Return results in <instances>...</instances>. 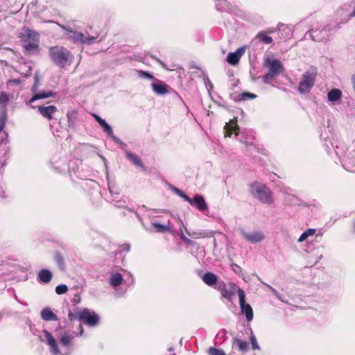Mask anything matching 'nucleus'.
<instances>
[{"label":"nucleus","instance_id":"44","mask_svg":"<svg viewBox=\"0 0 355 355\" xmlns=\"http://www.w3.org/2000/svg\"><path fill=\"white\" fill-rule=\"evenodd\" d=\"M241 100H247V99H254L256 98V95L254 94H252V93H249V92H243L242 93L241 95Z\"/></svg>","mask_w":355,"mask_h":355},{"label":"nucleus","instance_id":"53","mask_svg":"<svg viewBox=\"0 0 355 355\" xmlns=\"http://www.w3.org/2000/svg\"><path fill=\"white\" fill-rule=\"evenodd\" d=\"M112 139L113 141H114L116 143H119V144H122L121 141L118 138L116 137V136L114 135V133L112 134V135H110V136Z\"/></svg>","mask_w":355,"mask_h":355},{"label":"nucleus","instance_id":"30","mask_svg":"<svg viewBox=\"0 0 355 355\" xmlns=\"http://www.w3.org/2000/svg\"><path fill=\"white\" fill-rule=\"evenodd\" d=\"M233 345L236 346L239 350L243 353L246 352L249 348L248 342L242 340L238 338H234L233 339Z\"/></svg>","mask_w":355,"mask_h":355},{"label":"nucleus","instance_id":"41","mask_svg":"<svg viewBox=\"0 0 355 355\" xmlns=\"http://www.w3.org/2000/svg\"><path fill=\"white\" fill-rule=\"evenodd\" d=\"M187 234L189 236H192L194 239H197L198 237H205L207 236L204 232H202L201 231L198 232H190L189 230H187Z\"/></svg>","mask_w":355,"mask_h":355},{"label":"nucleus","instance_id":"42","mask_svg":"<svg viewBox=\"0 0 355 355\" xmlns=\"http://www.w3.org/2000/svg\"><path fill=\"white\" fill-rule=\"evenodd\" d=\"M214 287V288L217 289L218 291H219L221 293L223 290H225L226 288L227 285L223 281H222V280L218 281V279L217 283L215 284Z\"/></svg>","mask_w":355,"mask_h":355},{"label":"nucleus","instance_id":"4","mask_svg":"<svg viewBox=\"0 0 355 355\" xmlns=\"http://www.w3.org/2000/svg\"><path fill=\"white\" fill-rule=\"evenodd\" d=\"M263 66L268 69V73L262 76V80L266 84L270 83L275 77L283 72L284 69L282 62L279 60L272 58H266Z\"/></svg>","mask_w":355,"mask_h":355},{"label":"nucleus","instance_id":"1","mask_svg":"<svg viewBox=\"0 0 355 355\" xmlns=\"http://www.w3.org/2000/svg\"><path fill=\"white\" fill-rule=\"evenodd\" d=\"M28 326L30 327L31 331L35 336L39 337V339L41 342L46 344L50 348V352L53 355H69L70 352L68 351L70 346L71 345L72 340L74 338V336L71 334H69L68 333H64L60 338V345L62 348L65 349L64 352H62V350L59 348V344L55 338L52 336V334L48 331L47 330H44L41 334H38V331H36L33 328V324L31 321L28 322Z\"/></svg>","mask_w":355,"mask_h":355},{"label":"nucleus","instance_id":"56","mask_svg":"<svg viewBox=\"0 0 355 355\" xmlns=\"http://www.w3.org/2000/svg\"><path fill=\"white\" fill-rule=\"evenodd\" d=\"M180 236L182 241H184L187 238V236L184 235L182 228L180 229Z\"/></svg>","mask_w":355,"mask_h":355},{"label":"nucleus","instance_id":"18","mask_svg":"<svg viewBox=\"0 0 355 355\" xmlns=\"http://www.w3.org/2000/svg\"><path fill=\"white\" fill-rule=\"evenodd\" d=\"M193 200V205L192 206H195L199 211H204L205 210H207L208 206L204 199V198L200 195H195Z\"/></svg>","mask_w":355,"mask_h":355},{"label":"nucleus","instance_id":"43","mask_svg":"<svg viewBox=\"0 0 355 355\" xmlns=\"http://www.w3.org/2000/svg\"><path fill=\"white\" fill-rule=\"evenodd\" d=\"M5 126V122L1 119H0V134L1 135V139L2 140L4 139V138H7L8 135V133L3 130Z\"/></svg>","mask_w":355,"mask_h":355},{"label":"nucleus","instance_id":"31","mask_svg":"<svg viewBox=\"0 0 355 355\" xmlns=\"http://www.w3.org/2000/svg\"><path fill=\"white\" fill-rule=\"evenodd\" d=\"M53 96V93L51 91L42 92L35 94L30 100V103H33L36 100L44 99Z\"/></svg>","mask_w":355,"mask_h":355},{"label":"nucleus","instance_id":"61","mask_svg":"<svg viewBox=\"0 0 355 355\" xmlns=\"http://www.w3.org/2000/svg\"><path fill=\"white\" fill-rule=\"evenodd\" d=\"M353 231H354V232H355V221H354V223Z\"/></svg>","mask_w":355,"mask_h":355},{"label":"nucleus","instance_id":"29","mask_svg":"<svg viewBox=\"0 0 355 355\" xmlns=\"http://www.w3.org/2000/svg\"><path fill=\"white\" fill-rule=\"evenodd\" d=\"M235 293L236 285L232 284L229 288L226 287V288L223 290L220 293L223 297L226 298L228 300H231L232 297L235 295Z\"/></svg>","mask_w":355,"mask_h":355},{"label":"nucleus","instance_id":"19","mask_svg":"<svg viewBox=\"0 0 355 355\" xmlns=\"http://www.w3.org/2000/svg\"><path fill=\"white\" fill-rule=\"evenodd\" d=\"M252 42H259L264 44H270L272 43L273 40L272 37H270L266 33V32L261 31L257 33V35L255 36Z\"/></svg>","mask_w":355,"mask_h":355},{"label":"nucleus","instance_id":"60","mask_svg":"<svg viewBox=\"0 0 355 355\" xmlns=\"http://www.w3.org/2000/svg\"><path fill=\"white\" fill-rule=\"evenodd\" d=\"M173 350H174V349L173 347H171V348L168 349L169 352H173Z\"/></svg>","mask_w":355,"mask_h":355},{"label":"nucleus","instance_id":"40","mask_svg":"<svg viewBox=\"0 0 355 355\" xmlns=\"http://www.w3.org/2000/svg\"><path fill=\"white\" fill-rule=\"evenodd\" d=\"M68 291V287L65 284H60L55 287V293L58 295L64 294Z\"/></svg>","mask_w":355,"mask_h":355},{"label":"nucleus","instance_id":"21","mask_svg":"<svg viewBox=\"0 0 355 355\" xmlns=\"http://www.w3.org/2000/svg\"><path fill=\"white\" fill-rule=\"evenodd\" d=\"M112 202L114 206L119 208H125L131 212H135L134 209L128 206L129 200L127 197L123 196L121 199L112 198Z\"/></svg>","mask_w":355,"mask_h":355},{"label":"nucleus","instance_id":"32","mask_svg":"<svg viewBox=\"0 0 355 355\" xmlns=\"http://www.w3.org/2000/svg\"><path fill=\"white\" fill-rule=\"evenodd\" d=\"M152 225L156 230V231L159 233H164L166 232H171L172 231L171 230L172 227L170 226L169 225H162L157 222H153L152 223Z\"/></svg>","mask_w":355,"mask_h":355},{"label":"nucleus","instance_id":"62","mask_svg":"<svg viewBox=\"0 0 355 355\" xmlns=\"http://www.w3.org/2000/svg\"><path fill=\"white\" fill-rule=\"evenodd\" d=\"M129 249H130L129 245H127V250L128 251V250H129Z\"/></svg>","mask_w":355,"mask_h":355},{"label":"nucleus","instance_id":"51","mask_svg":"<svg viewBox=\"0 0 355 355\" xmlns=\"http://www.w3.org/2000/svg\"><path fill=\"white\" fill-rule=\"evenodd\" d=\"M225 335H226V331L225 329H222L220 330L218 334H217V338L221 339L223 338H225Z\"/></svg>","mask_w":355,"mask_h":355},{"label":"nucleus","instance_id":"11","mask_svg":"<svg viewBox=\"0 0 355 355\" xmlns=\"http://www.w3.org/2000/svg\"><path fill=\"white\" fill-rule=\"evenodd\" d=\"M39 113L49 121L54 118L55 114L58 112V108L55 105H40L37 107Z\"/></svg>","mask_w":355,"mask_h":355},{"label":"nucleus","instance_id":"10","mask_svg":"<svg viewBox=\"0 0 355 355\" xmlns=\"http://www.w3.org/2000/svg\"><path fill=\"white\" fill-rule=\"evenodd\" d=\"M347 146L342 141H337L335 145V153L338 157L340 164L345 167V163L348 158L347 155Z\"/></svg>","mask_w":355,"mask_h":355},{"label":"nucleus","instance_id":"64","mask_svg":"<svg viewBox=\"0 0 355 355\" xmlns=\"http://www.w3.org/2000/svg\"><path fill=\"white\" fill-rule=\"evenodd\" d=\"M171 355H176V354L173 353V354H172Z\"/></svg>","mask_w":355,"mask_h":355},{"label":"nucleus","instance_id":"16","mask_svg":"<svg viewBox=\"0 0 355 355\" xmlns=\"http://www.w3.org/2000/svg\"><path fill=\"white\" fill-rule=\"evenodd\" d=\"M343 96L342 91L339 89L334 88L327 93V99L333 105L339 102Z\"/></svg>","mask_w":355,"mask_h":355},{"label":"nucleus","instance_id":"8","mask_svg":"<svg viewBox=\"0 0 355 355\" xmlns=\"http://www.w3.org/2000/svg\"><path fill=\"white\" fill-rule=\"evenodd\" d=\"M61 28L65 31V35L72 42H80L85 44H92L94 43L97 37L85 36L83 33L72 30L70 28H67L64 26H61Z\"/></svg>","mask_w":355,"mask_h":355},{"label":"nucleus","instance_id":"23","mask_svg":"<svg viewBox=\"0 0 355 355\" xmlns=\"http://www.w3.org/2000/svg\"><path fill=\"white\" fill-rule=\"evenodd\" d=\"M346 15L344 21H341L339 24L347 21L350 18L355 16V1H352L345 6Z\"/></svg>","mask_w":355,"mask_h":355},{"label":"nucleus","instance_id":"20","mask_svg":"<svg viewBox=\"0 0 355 355\" xmlns=\"http://www.w3.org/2000/svg\"><path fill=\"white\" fill-rule=\"evenodd\" d=\"M22 41L23 47L28 53H31L38 49V40H30L24 39Z\"/></svg>","mask_w":355,"mask_h":355},{"label":"nucleus","instance_id":"47","mask_svg":"<svg viewBox=\"0 0 355 355\" xmlns=\"http://www.w3.org/2000/svg\"><path fill=\"white\" fill-rule=\"evenodd\" d=\"M304 232L306 234V236L309 237V236H313L315 233L316 230L313 229V228H309V229H307Z\"/></svg>","mask_w":355,"mask_h":355},{"label":"nucleus","instance_id":"17","mask_svg":"<svg viewBox=\"0 0 355 355\" xmlns=\"http://www.w3.org/2000/svg\"><path fill=\"white\" fill-rule=\"evenodd\" d=\"M123 275L119 272H113L111 273L109 282L111 286L116 290L117 288L122 284L123 282Z\"/></svg>","mask_w":355,"mask_h":355},{"label":"nucleus","instance_id":"27","mask_svg":"<svg viewBox=\"0 0 355 355\" xmlns=\"http://www.w3.org/2000/svg\"><path fill=\"white\" fill-rule=\"evenodd\" d=\"M203 282L209 286H214L215 284L217 283L218 277L212 272H206L202 276Z\"/></svg>","mask_w":355,"mask_h":355},{"label":"nucleus","instance_id":"15","mask_svg":"<svg viewBox=\"0 0 355 355\" xmlns=\"http://www.w3.org/2000/svg\"><path fill=\"white\" fill-rule=\"evenodd\" d=\"M53 278L52 272L48 269H42L37 273V279L42 284L49 283Z\"/></svg>","mask_w":355,"mask_h":355},{"label":"nucleus","instance_id":"22","mask_svg":"<svg viewBox=\"0 0 355 355\" xmlns=\"http://www.w3.org/2000/svg\"><path fill=\"white\" fill-rule=\"evenodd\" d=\"M126 158L130 160L134 165L142 168L144 171L146 170L145 166L143 164L140 157L135 153L127 152L125 153Z\"/></svg>","mask_w":355,"mask_h":355},{"label":"nucleus","instance_id":"28","mask_svg":"<svg viewBox=\"0 0 355 355\" xmlns=\"http://www.w3.org/2000/svg\"><path fill=\"white\" fill-rule=\"evenodd\" d=\"M225 129L226 137H231L233 131L235 132L236 136L239 135V132H236V130L238 129V125L236 124V121H234V120H231L229 123H226Z\"/></svg>","mask_w":355,"mask_h":355},{"label":"nucleus","instance_id":"50","mask_svg":"<svg viewBox=\"0 0 355 355\" xmlns=\"http://www.w3.org/2000/svg\"><path fill=\"white\" fill-rule=\"evenodd\" d=\"M307 238H308V236H306V234L305 233V232H304L299 237L298 242L302 243V242L304 241Z\"/></svg>","mask_w":355,"mask_h":355},{"label":"nucleus","instance_id":"57","mask_svg":"<svg viewBox=\"0 0 355 355\" xmlns=\"http://www.w3.org/2000/svg\"><path fill=\"white\" fill-rule=\"evenodd\" d=\"M171 189H172V191H173L174 193H175L177 195H178L179 193H180V191H181L180 189H178V188H176L175 187H171Z\"/></svg>","mask_w":355,"mask_h":355},{"label":"nucleus","instance_id":"55","mask_svg":"<svg viewBox=\"0 0 355 355\" xmlns=\"http://www.w3.org/2000/svg\"><path fill=\"white\" fill-rule=\"evenodd\" d=\"M183 241L188 245H193V241L188 239L187 237Z\"/></svg>","mask_w":355,"mask_h":355},{"label":"nucleus","instance_id":"39","mask_svg":"<svg viewBox=\"0 0 355 355\" xmlns=\"http://www.w3.org/2000/svg\"><path fill=\"white\" fill-rule=\"evenodd\" d=\"M209 355H226L223 349H217L215 347H209L208 349Z\"/></svg>","mask_w":355,"mask_h":355},{"label":"nucleus","instance_id":"14","mask_svg":"<svg viewBox=\"0 0 355 355\" xmlns=\"http://www.w3.org/2000/svg\"><path fill=\"white\" fill-rule=\"evenodd\" d=\"M241 232L242 236L246 240H248V241L253 243H259V242L261 241L262 240H263V239H264L263 234L260 231L254 232L252 233H248V232H245L244 230H241Z\"/></svg>","mask_w":355,"mask_h":355},{"label":"nucleus","instance_id":"38","mask_svg":"<svg viewBox=\"0 0 355 355\" xmlns=\"http://www.w3.org/2000/svg\"><path fill=\"white\" fill-rule=\"evenodd\" d=\"M109 191L113 198H117V196L119 194V189L114 185L108 184Z\"/></svg>","mask_w":355,"mask_h":355},{"label":"nucleus","instance_id":"34","mask_svg":"<svg viewBox=\"0 0 355 355\" xmlns=\"http://www.w3.org/2000/svg\"><path fill=\"white\" fill-rule=\"evenodd\" d=\"M6 86L8 89L12 87H17L21 90L23 86V81L20 78L10 79L7 81Z\"/></svg>","mask_w":355,"mask_h":355},{"label":"nucleus","instance_id":"63","mask_svg":"<svg viewBox=\"0 0 355 355\" xmlns=\"http://www.w3.org/2000/svg\"><path fill=\"white\" fill-rule=\"evenodd\" d=\"M177 96H178V98H180V100L182 101V98H181L180 96H179V94H177Z\"/></svg>","mask_w":355,"mask_h":355},{"label":"nucleus","instance_id":"45","mask_svg":"<svg viewBox=\"0 0 355 355\" xmlns=\"http://www.w3.org/2000/svg\"><path fill=\"white\" fill-rule=\"evenodd\" d=\"M250 341H251V344H252V347L253 349H259V346L257 343L256 337L253 334L252 332H251Z\"/></svg>","mask_w":355,"mask_h":355},{"label":"nucleus","instance_id":"13","mask_svg":"<svg viewBox=\"0 0 355 355\" xmlns=\"http://www.w3.org/2000/svg\"><path fill=\"white\" fill-rule=\"evenodd\" d=\"M153 91L159 95H164L169 92V86L164 82L155 79V82L151 84Z\"/></svg>","mask_w":355,"mask_h":355},{"label":"nucleus","instance_id":"12","mask_svg":"<svg viewBox=\"0 0 355 355\" xmlns=\"http://www.w3.org/2000/svg\"><path fill=\"white\" fill-rule=\"evenodd\" d=\"M246 47L243 46L237 49L234 52L230 53L227 57V62L232 64L236 65L239 62L241 56L245 53Z\"/></svg>","mask_w":355,"mask_h":355},{"label":"nucleus","instance_id":"46","mask_svg":"<svg viewBox=\"0 0 355 355\" xmlns=\"http://www.w3.org/2000/svg\"><path fill=\"white\" fill-rule=\"evenodd\" d=\"M180 197L183 198L185 201L188 202L190 205H193V200L187 195H186L182 190L180 193L178 194Z\"/></svg>","mask_w":355,"mask_h":355},{"label":"nucleus","instance_id":"6","mask_svg":"<svg viewBox=\"0 0 355 355\" xmlns=\"http://www.w3.org/2000/svg\"><path fill=\"white\" fill-rule=\"evenodd\" d=\"M68 317L70 320L78 319L81 323L86 324L91 327L96 326L99 320L98 315L88 309H84L75 313L70 311L68 314Z\"/></svg>","mask_w":355,"mask_h":355},{"label":"nucleus","instance_id":"52","mask_svg":"<svg viewBox=\"0 0 355 355\" xmlns=\"http://www.w3.org/2000/svg\"><path fill=\"white\" fill-rule=\"evenodd\" d=\"M205 85H206V87L208 88V90H209V89H212V87H213L211 83L210 82V80L208 78L205 80Z\"/></svg>","mask_w":355,"mask_h":355},{"label":"nucleus","instance_id":"9","mask_svg":"<svg viewBox=\"0 0 355 355\" xmlns=\"http://www.w3.org/2000/svg\"><path fill=\"white\" fill-rule=\"evenodd\" d=\"M237 293L241 313H245L248 321H252L253 319V311L251 306L245 302V294L244 291L239 288L237 291Z\"/></svg>","mask_w":355,"mask_h":355},{"label":"nucleus","instance_id":"26","mask_svg":"<svg viewBox=\"0 0 355 355\" xmlns=\"http://www.w3.org/2000/svg\"><path fill=\"white\" fill-rule=\"evenodd\" d=\"M93 116L96 120V121L101 125V126L103 128V131L106 132L109 136L112 135L113 130L112 127L101 117H100L97 114H93Z\"/></svg>","mask_w":355,"mask_h":355},{"label":"nucleus","instance_id":"36","mask_svg":"<svg viewBox=\"0 0 355 355\" xmlns=\"http://www.w3.org/2000/svg\"><path fill=\"white\" fill-rule=\"evenodd\" d=\"M12 94H8L5 92H0V105H3L5 107H6L7 103L12 99Z\"/></svg>","mask_w":355,"mask_h":355},{"label":"nucleus","instance_id":"5","mask_svg":"<svg viewBox=\"0 0 355 355\" xmlns=\"http://www.w3.org/2000/svg\"><path fill=\"white\" fill-rule=\"evenodd\" d=\"M250 193L253 197L260 202L271 205L273 202L272 192L265 184L260 182H254L250 186Z\"/></svg>","mask_w":355,"mask_h":355},{"label":"nucleus","instance_id":"54","mask_svg":"<svg viewBox=\"0 0 355 355\" xmlns=\"http://www.w3.org/2000/svg\"><path fill=\"white\" fill-rule=\"evenodd\" d=\"M6 197V192L2 187L0 186V198H5Z\"/></svg>","mask_w":355,"mask_h":355},{"label":"nucleus","instance_id":"2","mask_svg":"<svg viewBox=\"0 0 355 355\" xmlns=\"http://www.w3.org/2000/svg\"><path fill=\"white\" fill-rule=\"evenodd\" d=\"M49 53L53 62L60 68L71 65L74 59L68 49L60 46L51 47Z\"/></svg>","mask_w":355,"mask_h":355},{"label":"nucleus","instance_id":"7","mask_svg":"<svg viewBox=\"0 0 355 355\" xmlns=\"http://www.w3.org/2000/svg\"><path fill=\"white\" fill-rule=\"evenodd\" d=\"M318 70L314 67L309 68L302 75L301 81L299 83L298 91L301 94L309 93L314 85Z\"/></svg>","mask_w":355,"mask_h":355},{"label":"nucleus","instance_id":"35","mask_svg":"<svg viewBox=\"0 0 355 355\" xmlns=\"http://www.w3.org/2000/svg\"><path fill=\"white\" fill-rule=\"evenodd\" d=\"M21 38H22V40L24 39L30 40H38V34L34 31H31L30 29H26L24 31V33L23 34Z\"/></svg>","mask_w":355,"mask_h":355},{"label":"nucleus","instance_id":"24","mask_svg":"<svg viewBox=\"0 0 355 355\" xmlns=\"http://www.w3.org/2000/svg\"><path fill=\"white\" fill-rule=\"evenodd\" d=\"M41 318L45 321H56L58 320L57 315L51 310V309L46 307L42 310Z\"/></svg>","mask_w":355,"mask_h":355},{"label":"nucleus","instance_id":"37","mask_svg":"<svg viewBox=\"0 0 355 355\" xmlns=\"http://www.w3.org/2000/svg\"><path fill=\"white\" fill-rule=\"evenodd\" d=\"M137 75L140 78H142V79H147V80H155V77L153 76V75H152L151 73L147 72V71H137Z\"/></svg>","mask_w":355,"mask_h":355},{"label":"nucleus","instance_id":"59","mask_svg":"<svg viewBox=\"0 0 355 355\" xmlns=\"http://www.w3.org/2000/svg\"><path fill=\"white\" fill-rule=\"evenodd\" d=\"M288 200L293 203H294V200L298 201V200L297 198H295V197H294V196H291V199H288Z\"/></svg>","mask_w":355,"mask_h":355},{"label":"nucleus","instance_id":"48","mask_svg":"<svg viewBox=\"0 0 355 355\" xmlns=\"http://www.w3.org/2000/svg\"><path fill=\"white\" fill-rule=\"evenodd\" d=\"M264 285H266L275 294V295L279 297V293L276 289H275L268 284L264 283Z\"/></svg>","mask_w":355,"mask_h":355},{"label":"nucleus","instance_id":"3","mask_svg":"<svg viewBox=\"0 0 355 355\" xmlns=\"http://www.w3.org/2000/svg\"><path fill=\"white\" fill-rule=\"evenodd\" d=\"M338 29V26L329 24L309 31L306 35L310 37L315 42L327 43Z\"/></svg>","mask_w":355,"mask_h":355},{"label":"nucleus","instance_id":"25","mask_svg":"<svg viewBox=\"0 0 355 355\" xmlns=\"http://www.w3.org/2000/svg\"><path fill=\"white\" fill-rule=\"evenodd\" d=\"M68 128L69 130H74L76 126L77 121V112L75 110L69 111L67 114Z\"/></svg>","mask_w":355,"mask_h":355},{"label":"nucleus","instance_id":"58","mask_svg":"<svg viewBox=\"0 0 355 355\" xmlns=\"http://www.w3.org/2000/svg\"><path fill=\"white\" fill-rule=\"evenodd\" d=\"M79 330H80V332H79V335L78 336H83V332L84 331H83V328L81 324H80V326H79Z\"/></svg>","mask_w":355,"mask_h":355},{"label":"nucleus","instance_id":"33","mask_svg":"<svg viewBox=\"0 0 355 355\" xmlns=\"http://www.w3.org/2000/svg\"><path fill=\"white\" fill-rule=\"evenodd\" d=\"M53 258H54V261L58 266V268L61 270H65V263H64V257L62 255V254L60 252H57L54 254Z\"/></svg>","mask_w":355,"mask_h":355},{"label":"nucleus","instance_id":"49","mask_svg":"<svg viewBox=\"0 0 355 355\" xmlns=\"http://www.w3.org/2000/svg\"><path fill=\"white\" fill-rule=\"evenodd\" d=\"M35 84L33 87V89H36L38 87V85H39V76H38V74L37 73H35Z\"/></svg>","mask_w":355,"mask_h":355}]
</instances>
